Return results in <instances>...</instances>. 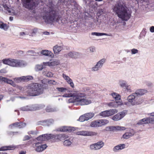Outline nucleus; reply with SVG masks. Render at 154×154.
<instances>
[{
	"label": "nucleus",
	"mask_w": 154,
	"mask_h": 154,
	"mask_svg": "<svg viewBox=\"0 0 154 154\" xmlns=\"http://www.w3.org/2000/svg\"><path fill=\"white\" fill-rule=\"evenodd\" d=\"M43 18L45 23H51L55 21L58 22L57 12L51 2L43 8Z\"/></svg>",
	"instance_id": "obj_1"
},
{
	"label": "nucleus",
	"mask_w": 154,
	"mask_h": 154,
	"mask_svg": "<svg viewBox=\"0 0 154 154\" xmlns=\"http://www.w3.org/2000/svg\"><path fill=\"white\" fill-rule=\"evenodd\" d=\"M113 11L117 14L118 16L122 20L127 21L131 16V13L128 12L125 5L121 2L116 5Z\"/></svg>",
	"instance_id": "obj_2"
},
{
	"label": "nucleus",
	"mask_w": 154,
	"mask_h": 154,
	"mask_svg": "<svg viewBox=\"0 0 154 154\" xmlns=\"http://www.w3.org/2000/svg\"><path fill=\"white\" fill-rule=\"evenodd\" d=\"M82 91L84 93H80L78 92V94H83V97H82V99L83 101L79 102V105L81 106H84L88 105L91 103V100L87 97L88 96H91L92 94L94 93V91L91 90L88 87H85L82 88Z\"/></svg>",
	"instance_id": "obj_3"
},
{
	"label": "nucleus",
	"mask_w": 154,
	"mask_h": 154,
	"mask_svg": "<svg viewBox=\"0 0 154 154\" xmlns=\"http://www.w3.org/2000/svg\"><path fill=\"white\" fill-rule=\"evenodd\" d=\"M2 61L4 64L13 67H23L27 64L24 60L10 58L3 59Z\"/></svg>",
	"instance_id": "obj_4"
},
{
	"label": "nucleus",
	"mask_w": 154,
	"mask_h": 154,
	"mask_svg": "<svg viewBox=\"0 0 154 154\" xmlns=\"http://www.w3.org/2000/svg\"><path fill=\"white\" fill-rule=\"evenodd\" d=\"M27 92L29 95L34 96L42 94L43 92V90L41 84L34 83L28 86Z\"/></svg>",
	"instance_id": "obj_5"
},
{
	"label": "nucleus",
	"mask_w": 154,
	"mask_h": 154,
	"mask_svg": "<svg viewBox=\"0 0 154 154\" xmlns=\"http://www.w3.org/2000/svg\"><path fill=\"white\" fill-rule=\"evenodd\" d=\"M62 97H72L69 99L68 101L69 103H77L79 105V102L83 101L81 99L83 97V94H78L77 91H75L69 94H64Z\"/></svg>",
	"instance_id": "obj_6"
},
{
	"label": "nucleus",
	"mask_w": 154,
	"mask_h": 154,
	"mask_svg": "<svg viewBox=\"0 0 154 154\" xmlns=\"http://www.w3.org/2000/svg\"><path fill=\"white\" fill-rule=\"evenodd\" d=\"M68 136H66L65 134H56L55 135L51 134H43L38 137L37 139L38 140L42 141L52 139L54 138L59 140H62L63 138H68Z\"/></svg>",
	"instance_id": "obj_7"
},
{
	"label": "nucleus",
	"mask_w": 154,
	"mask_h": 154,
	"mask_svg": "<svg viewBox=\"0 0 154 154\" xmlns=\"http://www.w3.org/2000/svg\"><path fill=\"white\" fill-rule=\"evenodd\" d=\"M140 99L138 96L134 93L129 95L127 97L128 101L124 103V104L128 106H129L130 105L134 106L138 105L141 103L140 101Z\"/></svg>",
	"instance_id": "obj_8"
},
{
	"label": "nucleus",
	"mask_w": 154,
	"mask_h": 154,
	"mask_svg": "<svg viewBox=\"0 0 154 154\" xmlns=\"http://www.w3.org/2000/svg\"><path fill=\"white\" fill-rule=\"evenodd\" d=\"M45 107L43 104L32 105L30 106H23L20 108V110L23 111H32L39 110Z\"/></svg>",
	"instance_id": "obj_9"
},
{
	"label": "nucleus",
	"mask_w": 154,
	"mask_h": 154,
	"mask_svg": "<svg viewBox=\"0 0 154 154\" xmlns=\"http://www.w3.org/2000/svg\"><path fill=\"white\" fill-rule=\"evenodd\" d=\"M38 4L36 0H26L24 6L26 8L32 9L35 8Z\"/></svg>",
	"instance_id": "obj_10"
},
{
	"label": "nucleus",
	"mask_w": 154,
	"mask_h": 154,
	"mask_svg": "<svg viewBox=\"0 0 154 154\" xmlns=\"http://www.w3.org/2000/svg\"><path fill=\"white\" fill-rule=\"evenodd\" d=\"M106 61V60L105 58H103L97 62L95 65L91 68L92 71H97L103 67Z\"/></svg>",
	"instance_id": "obj_11"
},
{
	"label": "nucleus",
	"mask_w": 154,
	"mask_h": 154,
	"mask_svg": "<svg viewBox=\"0 0 154 154\" xmlns=\"http://www.w3.org/2000/svg\"><path fill=\"white\" fill-rule=\"evenodd\" d=\"M104 145V143L101 140L91 145L90 146V148L91 150H99L102 148Z\"/></svg>",
	"instance_id": "obj_12"
},
{
	"label": "nucleus",
	"mask_w": 154,
	"mask_h": 154,
	"mask_svg": "<svg viewBox=\"0 0 154 154\" xmlns=\"http://www.w3.org/2000/svg\"><path fill=\"white\" fill-rule=\"evenodd\" d=\"M76 134L83 136H96L97 134V133L87 131H79L76 133Z\"/></svg>",
	"instance_id": "obj_13"
},
{
	"label": "nucleus",
	"mask_w": 154,
	"mask_h": 154,
	"mask_svg": "<svg viewBox=\"0 0 154 154\" xmlns=\"http://www.w3.org/2000/svg\"><path fill=\"white\" fill-rule=\"evenodd\" d=\"M35 150L37 152H40L45 149L47 146L46 144H42L40 142H37L35 144Z\"/></svg>",
	"instance_id": "obj_14"
},
{
	"label": "nucleus",
	"mask_w": 154,
	"mask_h": 154,
	"mask_svg": "<svg viewBox=\"0 0 154 154\" xmlns=\"http://www.w3.org/2000/svg\"><path fill=\"white\" fill-rule=\"evenodd\" d=\"M153 122H154V117H148L140 120L137 123V124H148Z\"/></svg>",
	"instance_id": "obj_15"
},
{
	"label": "nucleus",
	"mask_w": 154,
	"mask_h": 154,
	"mask_svg": "<svg viewBox=\"0 0 154 154\" xmlns=\"http://www.w3.org/2000/svg\"><path fill=\"white\" fill-rule=\"evenodd\" d=\"M33 77L31 76H23L14 79V81L16 82H20L22 81H27L32 80Z\"/></svg>",
	"instance_id": "obj_16"
},
{
	"label": "nucleus",
	"mask_w": 154,
	"mask_h": 154,
	"mask_svg": "<svg viewBox=\"0 0 154 154\" xmlns=\"http://www.w3.org/2000/svg\"><path fill=\"white\" fill-rule=\"evenodd\" d=\"M106 104L109 107L116 108L119 106L123 105L124 103L119 100L116 101H112L107 103Z\"/></svg>",
	"instance_id": "obj_17"
},
{
	"label": "nucleus",
	"mask_w": 154,
	"mask_h": 154,
	"mask_svg": "<svg viewBox=\"0 0 154 154\" xmlns=\"http://www.w3.org/2000/svg\"><path fill=\"white\" fill-rule=\"evenodd\" d=\"M61 2L64 3L69 8H72V7L75 5V2L74 0H60Z\"/></svg>",
	"instance_id": "obj_18"
},
{
	"label": "nucleus",
	"mask_w": 154,
	"mask_h": 154,
	"mask_svg": "<svg viewBox=\"0 0 154 154\" xmlns=\"http://www.w3.org/2000/svg\"><path fill=\"white\" fill-rule=\"evenodd\" d=\"M135 133V132L133 129H130L123 135L122 137L125 139H128L133 136Z\"/></svg>",
	"instance_id": "obj_19"
},
{
	"label": "nucleus",
	"mask_w": 154,
	"mask_h": 154,
	"mask_svg": "<svg viewBox=\"0 0 154 154\" xmlns=\"http://www.w3.org/2000/svg\"><path fill=\"white\" fill-rule=\"evenodd\" d=\"M75 130V128L74 127L63 126L60 128L58 131L61 132L73 131Z\"/></svg>",
	"instance_id": "obj_20"
},
{
	"label": "nucleus",
	"mask_w": 154,
	"mask_h": 154,
	"mask_svg": "<svg viewBox=\"0 0 154 154\" xmlns=\"http://www.w3.org/2000/svg\"><path fill=\"white\" fill-rule=\"evenodd\" d=\"M59 62L57 60H51L47 62H43L45 65L48 66H54L58 65Z\"/></svg>",
	"instance_id": "obj_21"
},
{
	"label": "nucleus",
	"mask_w": 154,
	"mask_h": 154,
	"mask_svg": "<svg viewBox=\"0 0 154 154\" xmlns=\"http://www.w3.org/2000/svg\"><path fill=\"white\" fill-rule=\"evenodd\" d=\"M62 76L63 78L68 84H69L70 86L72 88H74V85L72 79L69 76L64 74H63Z\"/></svg>",
	"instance_id": "obj_22"
},
{
	"label": "nucleus",
	"mask_w": 154,
	"mask_h": 154,
	"mask_svg": "<svg viewBox=\"0 0 154 154\" xmlns=\"http://www.w3.org/2000/svg\"><path fill=\"white\" fill-rule=\"evenodd\" d=\"M125 148V145L124 144H121L114 146L113 150L114 152H118Z\"/></svg>",
	"instance_id": "obj_23"
},
{
	"label": "nucleus",
	"mask_w": 154,
	"mask_h": 154,
	"mask_svg": "<svg viewBox=\"0 0 154 154\" xmlns=\"http://www.w3.org/2000/svg\"><path fill=\"white\" fill-rule=\"evenodd\" d=\"M0 82H6L13 86H15V84L13 81L2 76H0Z\"/></svg>",
	"instance_id": "obj_24"
},
{
	"label": "nucleus",
	"mask_w": 154,
	"mask_h": 154,
	"mask_svg": "<svg viewBox=\"0 0 154 154\" xmlns=\"http://www.w3.org/2000/svg\"><path fill=\"white\" fill-rule=\"evenodd\" d=\"M26 125V124L24 123L20 122H16L13 124L9 125L10 128H12L13 127H18L19 128H22L25 127Z\"/></svg>",
	"instance_id": "obj_25"
},
{
	"label": "nucleus",
	"mask_w": 154,
	"mask_h": 154,
	"mask_svg": "<svg viewBox=\"0 0 154 154\" xmlns=\"http://www.w3.org/2000/svg\"><path fill=\"white\" fill-rule=\"evenodd\" d=\"M147 92V90L145 89H138L134 93L136 95L138 96H142L144 95Z\"/></svg>",
	"instance_id": "obj_26"
},
{
	"label": "nucleus",
	"mask_w": 154,
	"mask_h": 154,
	"mask_svg": "<svg viewBox=\"0 0 154 154\" xmlns=\"http://www.w3.org/2000/svg\"><path fill=\"white\" fill-rule=\"evenodd\" d=\"M63 49L62 46L57 45L53 47V50L55 54H58Z\"/></svg>",
	"instance_id": "obj_27"
},
{
	"label": "nucleus",
	"mask_w": 154,
	"mask_h": 154,
	"mask_svg": "<svg viewBox=\"0 0 154 154\" xmlns=\"http://www.w3.org/2000/svg\"><path fill=\"white\" fill-rule=\"evenodd\" d=\"M16 147L15 146L13 145L3 146L0 148V151H4L14 149Z\"/></svg>",
	"instance_id": "obj_28"
},
{
	"label": "nucleus",
	"mask_w": 154,
	"mask_h": 154,
	"mask_svg": "<svg viewBox=\"0 0 154 154\" xmlns=\"http://www.w3.org/2000/svg\"><path fill=\"white\" fill-rule=\"evenodd\" d=\"M41 53L42 54L47 56L52 57L53 55L52 52L47 50H42Z\"/></svg>",
	"instance_id": "obj_29"
},
{
	"label": "nucleus",
	"mask_w": 154,
	"mask_h": 154,
	"mask_svg": "<svg viewBox=\"0 0 154 154\" xmlns=\"http://www.w3.org/2000/svg\"><path fill=\"white\" fill-rule=\"evenodd\" d=\"M108 117L117 113L118 111L116 109H112L107 110Z\"/></svg>",
	"instance_id": "obj_30"
},
{
	"label": "nucleus",
	"mask_w": 154,
	"mask_h": 154,
	"mask_svg": "<svg viewBox=\"0 0 154 154\" xmlns=\"http://www.w3.org/2000/svg\"><path fill=\"white\" fill-rule=\"evenodd\" d=\"M78 54V53L70 52L67 54V57L68 56L72 58H76Z\"/></svg>",
	"instance_id": "obj_31"
},
{
	"label": "nucleus",
	"mask_w": 154,
	"mask_h": 154,
	"mask_svg": "<svg viewBox=\"0 0 154 154\" xmlns=\"http://www.w3.org/2000/svg\"><path fill=\"white\" fill-rule=\"evenodd\" d=\"M85 115L87 121L91 119L94 116V113L92 112L85 113Z\"/></svg>",
	"instance_id": "obj_32"
},
{
	"label": "nucleus",
	"mask_w": 154,
	"mask_h": 154,
	"mask_svg": "<svg viewBox=\"0 0 154 154\" xmlns=\"http://www.w3.org/2000/svg\"><path fill=\"white\" fill-rule=\"evenodd\" d=\"M127 84V82L124 80H120L119 81L118 84L122 88L125 87Z\"/></svg>",
	"instance_id": "obj_33"
},
{
	"label": "nucleus",
	"mask_w": 154,
	"mask_h": 154,
	"mask_svg": "<svg viewBox=\"0 0 154 154\" xmlns=\"http://www.w3.org/2000/svg\"><path fill=\"white\" fill-rule=\"evenodd\" d=\"M104 130L107 131H115V126H111L106 127Z\"/></svg>",
	"instance_id": "obj_34"
},
{
	"label": "nucleus",
	"mask_w": 154,
	"mask_h": 154,
	"mask_svg": "<svg viewBox=\"0 0 154 154\" xmlns=\"http://www.w3.org/2000/svg\"><path fill=\"white\" fill-rule=\"evenodd\" d=\"M46 65H45L43 64V63L42 65H37L35 66V70L36 71H38L42 70L43 68L45 67Z\"/></svg>",
	"instance_id": "obj_35"
},
{
	"label": "nucleus",
	"mask_w": 154,
	"mask_h": 154,
	"mask_svg": "<svg viewBox=\"0 0 154 154\" xmlns=\"http://www.w3.org/2000/svg\"><path fill=\"white\" fill-rule=\"evenodd\" d=\"M72 143V140L71 138L65 140L63 143V145L66 146H70Z\"/></svg>",
	"instance_id": "obj_36"
},
{
	"label": "nucleus",
	"mask_w": 154,
	"mask_h": 154,
	"mask_svg": "<svg viewBox=\"0 0 154 154\" xmlns=\"http://www.w3.org/2000/svg\"><path fill=\"white\" fill-rule=\"evenodd\" d=\"M92 35H95L97 36H102V35H107V36H111V34H108L106 33H100V32H94L92 33L91 34Z\"/></svg>",
	"instance_id": "obj_37"
},
{
	"label": "nucleus",
	"mask_w": 154,
	"mask_h": 154,
	"mask_svg": "<svg viewBox=\"0 0 154 154\" xmlns=\"http://www.w3.org/2000/svg\"><path fill=\"white\" fill-rule=\"evenodd\" d=\"M111 95L116 100H120V96L119 94L116 93L114 92L112 93L111 94Z\"/></svg>",
	"instance_id": "obj_38"
},
{
	"label": "nucleus",
	"mask_w": 154,
	"mask_h": 154,
	"mask_svg": "<svg viewBox=\"0 0 154 154\" xmlns=\"http://www.w3.org/2000/svg\"><path fill=\"white\" fill-rule=\"evenodd\" d=\"M112 119L115 121H117L121 119L119 114L118 113L115 115L112 118Z\"/></svg>",
	"instance_id": "obj_39"
},
{
	"label": "nucleus",
	"mask_w": 154,
	"mask_h": 154,
	"mask_svg": "<svg viewBox=\"0 0 154 154\" xmlns=\"http://www.w3.org/2000/svg\"><path fill=\"white\" fill-rule=\"evenodd\" d=\"M0 28L5 30H6L8 28V26L6 24L2 22H0Z\"/></svg>",
	"instance_id": "obj_40"
},
{
	"label": "nucleus",
	"mask_w": 154,
	"mask_h": 154,
	"mask_svg": "<svg viewBox=\"0 0 154 154\" xmlns=\"http://www.w3.org/2000/svg\"><path fill=\"white\" fill-rule=\"evenodd\" d=\"M100 121L101 127L107 124L109 122V121L106 119H101Z\"/></svg>",
	"instance_id": "obj_41"
},
{
	"label": "nucleus",
	"mask_w": 154,
	"mask_h": 154,
	"mask_svg": "<svg viewBox=\"0 0 154 154\" xmlns=\"http://www.w3.org/2000/svg\"><path fill=\"white\" fill-rule=\"evenodd\" d=\"M126 129L125 127L121 126H115V131H123Z\"/></svg>",
	"instance_id": "obj_42"
},
{
	"label": "nucleus",
	"mask_w": 154,
	"mask_h": 154,
	"mask_svg": "<svg viewBox=\"0 0 154 154\" xmlns=\"http://www.w3.org/2000/svg\"><path fill=\"white\" fill-rule=\"evenodd\" d=\"M99 115L103 117H108L107 110L101 112Z\"/></svg>",
	"instance_id": "obj_43"
},
{
	"label": "nucleus",
	"mask_w": 154,
	"mask_h": 154,
	"mask_svg": "<svg viewBox=\"0 0 154 154\" xmlns=\"http://www.w3.org/2000/svg\"><path fill=\"white\" fill-rule=\"evenodd\" d=\"M90 126L93 128L98 127L97 120L91 122L90 124Z\"/></svg>",
	"instance_id": "obj_44"
},
{
	"label": "nucleus",
	"mask_w": 154,
	"mask_h": 154,
	"mask_svg": "<svg viewBox=\"0 0 154 154\" xmlns=\"http://www.w3.org/2000/svg\"><path fill=\"white\" fill-rule=\"evenodd\" d=\"M127 111L125 110L119 113L121 119L125 116V115L127 114Z\"/></svg>",
	"instance_id": "obj_45"
},
{
	"label": "nucleus",
	"mask_w": 154,
	"mask_h": 154,
	"mask_svg": "<svg viewBox=\"0 0 154 154\" xmlns=\"http://www.w3.org/2000/svg\"><path fill=\"white\" fill-rule=\"evenodd\" d=\"M56 89L58 91L62 92H65L67 90V88L64 87H58L56 88Z\"/></svg>",
	"instance_id": "obj_46"
},
{
	"label": "nucleus",
	"mask_w": 154,
	"mask_h": 154,
	"mask_svg": "<svg viewBox=\"0 0 154 154\" xmlns=\"http://www.w3.org/2000/svg\"><path fill=\"white\" fill-rule=\"evenodd\" d=\"M43 74L45 76L49 77H52L53 75V74L50 72H43Z\"/></svg>",
	"instance_id": "obj_47"
},
{
	"label": "nucleus",
	"mask_w": 154,
	"mask_h": 154,
	"mask_svg": "<svg viewBox=\"0 0 154 154\" xmlns=\"http://www.w3.org/2000/svg\"><path fill=\"white\" fill-rule=\"evenodd\" d=\"M79 120L81 122H83L85 121H87L85 114L80 116L79 119Z\"/></svg>",
	"instance_id": "obj_48"
},
{
	"label": "nucleus",
	"mask_w": 154,
	"mask_h": 154,
	"mask_svg": "<svg viewBox=\"0 0 154 154\" xmlns=\"http://www.w3.org/2000/svg\"><path fill=\"white\" fill-rule=\"evenodd\" d=\"M125 89L128 92H131L132 91V90L131 88V86L130 85H128L127 84L126 86H125Z\"/></svg>",
	"instance_id": "obj_49"
},
{
	"label": "nucleus",
	"mask_w": 154,
	"mask_h": 154,
	"mask_svg": "<svg viewBox=\"0 0 154 154\" xmlns=\"http://www.w3.org/2000/svg\"><path fill=\"white\" fill-rule=\"evenodd\" d=\"M48 83L49 84L53 85H56L58 84L57 82H55L54 80H48Z\"/></svg>",
	"instance_id": "obj_50"
},
{
	"label": "nucleus",
	"mask_w": 154,
	"mask_h": 154,
	"mask_svg": "<svg viewBox=\"0 0 154 154\" xmlns=\"http://www.w3.org/2000/svg\"><path fill=\"white\" fill-rule=\"evenodd\" d=\"M132 54H137L138 52V50L137 49L133 48L131 50Z\"/></svg>",
	"instance_id": "obj_51"
},
{
	"label": "nucleus",
	"mask_w": 154,
	"mask_h": 154,
	"mask_svg": "<svg viewBox=\"0 0 154 154\" xmlns=\"http://www.w3.org/2000/svg\"><path fill=\"white\" fill-rule=\"evenodd\" d=\"M104 12L102 9H100L98 10L97 13V15L98 16H99L103 14Z\"/></svg>",
	"instance_id": "obj_52"
},
{
	"label": "nucleus",
	"mask_w": 154,
	"mask_h": 154,
	"mask_svg": "<svg viewBox=\"0 0 154 154\" xmlns=\"http://www.w3.org/2000/svg\"><path fill=\"white\" fill-rule=\"evenodd\" d=\"M9 94L14 95L16 94L15 91L12 88H10L8 90Z\"/></svg>",
	"instance_id": "obj_53"
},
{
	"label": "nucleus",
	"mask_w": 154,
	"mask_h": 154,
	"mask_svg": "<svg viewBox=\"0 0 154 154\" xmlns=\"http://www.w3.org/2000/svg\"><path fill=\"white\" fill-rule=\"evenodd\" d=\"M46 111L48 112H52L54 111V110L52 108L49 106L46 108Z\"/></svg>",
	"instance_id": "obj_54"
},
{
	"label": "nucleus",
	"mask_w": 154,
	"mask_h": 154,
	"mask_svg": "<svg viewBox=\"0 0 154 154\" xmlns=\"http://www.w3.org/2000/svg\"><path fill=\"white\" fill-rule=\"evenodd\" d=\"M88 49L91 52H94L95 50V48L93 47H90Z\"/></svg>",
	"instance_id": "obj_55"
},
{
	"label": "nucleus",
	"mask_w": 154,
	"mask_h": 154,
	"mask_svg": "<svg viewBox=\"0 0 154 154\" xmlns=\"http://www.w3.org/2000/svg\"><path fill=\"white\" fill-rule=\"evenodd\" d=\"M30 137L28 135L25 136L23 139V141L27 140H29L30 139Z\"/></svg>",
	"instance_id": "obj_56"
},
{
	"label": "nucleus",
	"mask_w": 154,
	"mask_h": 154,
	"mask_svg": "<svg viewBox=\"0 0 154 154\" xmlns=\"http://www.w3.org/2000/svg\"><path fill=\"white\" fill-rule=\"evenodd\" d=\"M48 80L45 79L41 81V83L43 84H45L48 83Z\"/></svg>",
	"instance_id": "obj_57"
},
{
	"label": "nucleus",
	"mask_w": 154,
	"mask_h": 154,
	"mask_svg": "<svg viewBox=\"0 0 154 154\" xmlns=\"http://www.w3.org/2000/svg\"><path fill=\"white\" fill-rule=\"evenodd\" d=\"M146 29H143L142 32H141V34L143 36H145L146 34Z\"/></svg>",
	"instance_id": "obj_58"
},
{
	"label": "nucleus",
	"mask_w": 154,
	"mask_h": 154,
	"mask_svg": "<svg viewBox=\"0 0 154 154\" xmlns=\"http://www.w3.org/2000/svg\"><path fill=\"white\" fill-rule=\"evenodd\" d=\"M27 35V34L24 32H21L20 33V35L22 36H24Z\"/></svg>",
	"instance_id": "obj_59"
},
{
	"label": "nucleus",
	"mask_w": 154,
	"mask_h": 154,
	"mask_svg": "<svg viewBox=\"0 0 154 154\" xmlns=\"http://www.w3.org/2000/svg\"><path fill=\"white\" fill-rule=\"evenodd\" d=\"M149 30L151 32H154V26H151L149 28Z\"/></svg>",
	"instance_id": "obj_60"
},
{
	"label": "nucleus",
	"mask_w": 154,
	"mask_h": 154,
	"mask_svg": "<svg viewBox=\"0 0 154 154\" xmlns=\"http://www.w3.org/2000/svg\"><path fill=\"white\" fill-rule=\"evenodd\" d=\"M37 29H33L32 33V35H34L37 32Z\"/></svg>",
	"instance_id": "obj_61"
},
{
	"label": "nucleus",
	"mask_w": 154,
	"mask_h": 154,
	"mask_svg": "<svg viewBox=\"0 0 154 154\" xmlns=\"http://www.w3.org/2000/svg\"><path fill=\"white\" fill-rule=\"evenodd\" d=\"M1 6H2L5 9L8 11V9H9V8L6 5H2Z\"/></svg>",
	"instance_id": "obj_62"
},
{
	"label": "nucleus",
	"mask_w": 154,
	"mask_h": 154,
	"mask_svg": "<svg viewBox=\"0 0 154 154\" xmlns=\"http://www.w3.org/2000/svg\"><path fill=\"white\" fill-rule=\"evenodd\" d=\"M98 127H101L100 119L97 120Z\"/></svg>",
	"instance_id": "obj_63"
},
{
	"label": "nucleus",
	"mask_w": 154,
	"mask_h": 154,
	"mask_svg": "<svg viewBox=\"0 0 154 154\" xmlns=\"http://www.w3.org/2000/svg\"><path fill=\"white\" fill-rule=\"evenodd\" d=\"M26 152L25 151H21L19 152V154H26Z\"/></svg>",
	"instance_id": "obj_64"
}]
</instances>
